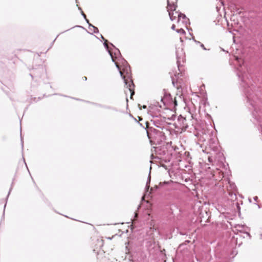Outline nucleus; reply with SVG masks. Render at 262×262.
Returning <instances> with one entry per match:
<instances>
[{
	"mask_svg": "<svg viewBox=\"0 0 262 262\" xmlns=\"http://www.w3.org/2000/svg\"><path fill=\"white\" fill-rule=\"evenodd\" d=\"M120 74L124 79V83L130 93V98H132L133 96L135 94L134 87L135 85L133 83V80L131 78V72L130 67L126 61H124V64L122 71H120Z\"/></svg>",
	"mask_w": 262,
	"mask_h": 262,
	"instance_id": "nucleus-1",
	"label": "nucleus"
},
{
	"mask_svg": "<svg viewBox=\"0 0 262 262\" xmlns=\"http://www.w3.org/2000/svg\"><path fill=\"white\" fill-rule=\"evenodd\" d=\"M177 0L170 1L167 0V11L168 12L170 19L172 21L178 17L177 14H176V12L174 11L176 10Z\"/></svg>",
	"mask_w": 262,
	"mask_h": 262,
	"instance_id": "nucleus-2",
	"label": "nucleus"
},
{
	"mask_svg": "<svg viewBox=\"0 0 262 262\" xmlns=\"http://www.w3.org/2000/svg\"><path fill=\"white\" fill-rule=\"evenodd\" d=\"M176 54H177V63L178 68L179 71H180V73H179L178 74H174L173 76L171 75V78L172 83V84L173 85V86L178 88L179 85H178V82L179 81V79L180 77L182 76V66H181L180 65V58L178 57V51H177Z\"/></svg>",
	"mask_w": 262,
	"mask_h": 262,
	"instance_id": "nucleus-3",
	"label": "nucleus"
},
{
	"mask_svg": "<svg viewBox=\"0 0 262 262\" xmlns=\"http://www.w3.org/2000/svg\"><path fill=\"white\" fill-rule=\"evenodd\" d=\"M151 122L155 126L161 129L165 127L166 123L164 118L161 116L159 117L158 115L153 116V119L151 120Z\"/></svg>",
	"mask_w": 262,
	"mask_h": 262,
	"instance_id": "nucleus-4",
	"label": "nucleus"
},
{
	"mask_svg": "<svg viewBox=\"0 0 262 262\" xmlns=\"http://www.w3.org/2000/svg\"><path fill=\"white\" fill-rule=\"evenodd\" d=\"M177 127L179 129H187L188 127L186 122V119L181 115H180L177 119V122L175 123Z\"/></svg>",
	"mask_w": 262,
	"mask_h": 262,
	"instance_id": "nucleus-5",
	"label": "nucleus"
},
{
	"mask_svg": "<svg viewBox=\"0 0 262 262\" xmlns=\"http://www.w3.org/2000/svg\"><path fill=\"white\" fill-rule=\"evenodd\" d=\"M172 183V181H164L163 182H160L159 185H155L154 187H152L150 188V192H153L155 190L158 189L160 187H164L165 190H169L170 189V185Z\"/></svg>",
	"mask_w": 262,
	"mask_h": 262,
	"instance_id": "nucleus-6",
	"label": "nucleus"
},
{
	"mask_svg": "<svg viewBox=\"0 0 262 262\" xmlns=\"http://www.w3.org/2000/svg\"><path fill=\"white\" fill-rule=\"evenodd\" d=\"M161 101L164 106H166L167 103L172 102L171 95L169 94L165 95L164 97L161 98Z\"/></svg>",
	"mask_w": 262,
	"mask_h": 262,
	"instance_id": "nucleus-7",
	"label": "nucleus"
},
{
	"mask_svg": "<svg viewBox=\"0 0 262 262\" xmlns=\"http://www.w3.org/2000/svg\"><path fill=\"white\" fill-rule=\"evenodd\" d=\"M176 14L178 15V20L179 21L182 19L183 23L187 24L189 21V19L186 16V15L181 12L176 11Z\"/></svg>",
	"mask_w": 262,
	"mask_h": 262,
	"instance_id": "nucleus-8",
	"label": "nucleus"
},
{
	"mask_svg": "<svg viewBox=\"0 0 262 262\" xmlns=\"http://www.w3.org/2000/svg\"><path fill=\"white\" fill-rule=\"evenodd\" d=\"M223 177V173L218 169H216V171H214L212 174V178L216 181L219 180Z\"/></svg>",
	"mask_w": 262,
	"mask_h": 262,
	"instance_id": "nucleus-9",
	"label": "nucleus"
},
{
	"mask_svg": "<svg viewBox=\"0 0 262 262\" xmlns=\"http://www.w3.org/2000/svg\"><path fill=\"white\" fill-rule=\"evenodd\" d=\"M235 228L237 231L246 233L248 236H250V234L246 231L247 227L245 225H237L235 226Z\"/></svg>",
	"mask_w": 262,
	"mask_h": 262,
	"instance_id": "nucleus-10",
	"label": "nucleus"
},
{
	"mask_svg": "<svg viewBox=\"0 0 262 262\" xmlns=\"http://www.w3.org/2000/svg\"><path fill=\"white\" fill-rule=\"evenodd\" d=\"M110 45L112 46V47L114 49V55H113L114 56V60L115 61V58H116L117 57V56L119 55H120V51L117 49L112 43H110Z\"/></svg>",
	"mask_w": 262,
	"mask_h": 262,
	"instance_id": "nucleus-11",
	"label": "nucleus"
},
{
	"mask_svg": "<svg viewBox=\"0 0 262 262\" xmlns=\"http://www.w3.org/2000/svg\"><path fill=\"white\" fill-rule=\"evenodd\" d=\"M107 40H105V42L103 43L104 46L105 48L106 49V50L108 51L110 56L112 57V60H114L113 53L111 51V49H110L109 47H108V45L107 44Z\"/></svg>",
	"mask_w": 262,
	"mask_h": 262,
	"instance_id": "nucleus-12",
	"label": "nucleus"
},
{
	"mask_svg": "<svg viewBox=\"0 0 262 262\" xmlns=\"http://www.w3.org/2000/svg\"><path fill=\"white\" fill-rule=\"evenodd\" d=\"M89 28L90 30L93 31L94 33H97L99 32L98 29L91 24H89Z\"/></svg>",
	"mask_w": 262,
	"mask_h": 262,
	"instance_id": "nucleus-13",
	"label": "nucleus"
},
{
	"mask_svg": "<svg viewBox=\"0 0 262 262\" xmlns=\"http://www.w3.org/2000/svg\"><path fill=\"white\" fill-rule=\"evenodd\" d=\"M150 179H151L150 172H149V173L148 176V178H147L146 186H145V190L147 191L148 190V189L149 188V187H150L149 184H150Z\"/></svg>",
	"mask_w": 262,
	"mask_h": 262,
	"instance_id": "nucleus-14",
	"label": "nucleus"
},
{
	"mask_svg": "<svg viewBox=\"0 0 262 262\" xmlns=\"http://www.w3.org/2000/svg\"><path fill=\"white\" fill-rule=\"evenodd\" d=\"M214 143V145H211L210 144V146L212 149L213 150L217 151V150H218L217 143Z\"/></svg>",
	"mask_w": 262,
	"mask_h": 262,
	"instance_id": "nucleus-15",
	"label": "nucleus"
},
{
	"mask_svg": "<svg viewBox=\"0 0 262 262\" xmlns=\"http://www.w3.org/2000/svg\"><path fill=\"white\" fill-rule=\"evenodd\" d=\"M176 31L178 33L182 34H184L185 33V31L183 29H177V30H176Z\"/></svg>",
	"mask_w": 262,
	"mask_h": 262,
	"instance_id": "nucleus-16",
	"label": "nucleus"
},
{
	"mask_svg": "<svg viewBox=\"0 0 262 262\" xmlns=\"http://www.w3.org/2000/svg\"><path fill=\"white\" fill-rule=\"evenodd\" d=\"M237 239V237L233 236L232 238V242L234 243V241Z\"/></svg>",
	"mask_w": 262,
	"mask_h": 262,
	"instance_id": "nucleus-17",
	"label": "nucleus"
},
{
	"mask_svg": "<svg viewBox=\"0 0 262 262\" xmlns=\"http://www.w3.org/2000/svg\"><path fill=\"white\" fill-rule=\"evenodd\" d=\"M81 14L83 16V17L84 18V19H86V15L85 14L83 13V11H81Z\"/></svg>",
	"mask_w": 262,
	"mask_h": 262,
	"instance_id": "nucleus-18",
	"label": "nucleus"
},
{
	"mask_svg": "<svg viewBox=\"0 0 262 262\" xmlns=\"http://www.w3.org/2000/svg\"><path fill=\"white\" fill-rule=\"evenodd\" d=\"M171 29L175 30H176V26L175 25L173 24L171 26Z\"/></svg>",
	"mask_w": 262,
	"mask_h": 262,
	"instance_id": "nucleus-19",
	"label": "nucleus"
},
{
	"mask_svg": "<svg viewBox=\"0 0 262 262\" xmlns=\"http://www.w3.org/2000/svg\"><path fill=\"white\" fill-rule=\"evenodd\" d=\"M201 47H202L204 50H206V48H205L204 45L203 44H202H202L201 45Z\"/></svg>",
	"mask_w": 262,
	"mask_h": 262,
	"instance_id": "nucleus-20",
	"label": "nucleus"
},
{
	"mask_svg": "<svg viewBox=\"0 0 262 262\" xmlns=\"http://www.w3.org/2000/svg\"><path fill=\"white\" fill-rule=\"evenodd\" d=\"M253 199H254V201H257V200L258 199V197L256 196H254Z\"/></svg>",
	"mask_w": 262,
	"mask_h": 262,
	"instance_id": "nucleus-21",
	"label": "nucleus"
},
{
	"mask_svg": "<svg viewBox=\"0 0 262 262\" xmlns=\"http://www.w3.org/2000/svg\"><path fill=\"white\" fill-rule=\"evenodd\" d=\"M157 104H158V105L159 106V107L162 108V105L161 104H159V102H158Z\"/></svg>",
	"mask_w": 262,
	"mask_h": 262,
	"instance_id": "nucleus-22",
	"label": "nucleus"
},
{
	"mask_svg": "<svg viewBox=\"0 0 262 262\" xmlns=\"http://www.w3.org/2000/svg\"><path fill=\"white\" fill-rule=\"evenodd\" d=\"M174 106L177 105V103L176 100H174Z\"/></svg>",
	"mask_w": 262,
	"mask_h": 262,
	"instance_id": "nucleus-23",
	"label": "nucleus"
},
{
	"mask_svg": "<svg viewBox=\"0 0 262 262\" xmlns=\"http://www.w3.org/2000/svg\"><path fill=\"white\" fill-rule=\"evenodd\" d=\"M85 19V20L86 21V22H87L89 24H89V20H88L86 18V19Z\"/></svg>",
	"mask_w": 262,
	"mask_h": 262,
	"instance_id": "nucleus-24",
	"label": "nucleus"
},
{
	"mask_svg": "<svg viewBox=\"0 0 262 262\" xmlns=\"http://www.w3.org/2000/svg\"><path fill=\"white\" fill-rule=\"evenodd\" d=\"M86 79H87V78H86V77H84V80H86Z\"/></svg>",
	"mask_w": 262,
	"mask_h": 262,
	"instance_id": "nucleus-25",
	"label": "nucleus"
},
{
	"mask_svg": "<svg viewBox=\"0 0 262 262\" xmlns=\"http://www.w3.org/2000/svg\"><path fill=\"white\" fill-rule=\"evenodd\" d=\"M101 36L102 38L103 39L105 40V39H104V37H103V36H102V35H101Z\"/></svg>",
	"mask_w": 262,
	"mask_h": 262,
	"instance_id": "nucleus-26",
	"label": "nucleus"
},
{
	"mask_svg": "<svg viewBox=\"0 0 262 262\" xmlns=\"http://www.w3.org/2000/svg\"><path fill=\"white\" fill-rule=\"evenodd\" d=\"M195 41L196 42L198 43H200V41H196V40H195Z\"/></svg>",
	"mask_w": 262,
	"mask_h": 262,
	"instance_id": "nucleus-27",
	"label": "nucleus"
},
{
	"mask_svg": "<svg viewBox=\"0 0 262 262\" xmlns=\"http://www.w3.org/2000/svg\"><path fill=\"white\" fill-rule=\"evenodd\" d=\"M147 135H148V138H150V137H149V134H148V133L147 132Z\"/></svg>",
	"mask_w": 262,
	"mask_h": 262,
	"instance_id": "nucleus-28",
	"label": "nucleus"
},
{
	"mask_svg": "<svg viewBox=\"0 0 262 262\" xmlns=\"http://www.w3.org/2000/svg\"><path fill=\"white\" fill-rule=\"evenodd\" d=\"M208 160H209L210 162L211 161L210 158H208Z\"/></svg>",
	"mask_w": 262,
	"mask_h": 262,
	"instance_id": "nucleus-29",
	"label": "nucleus"
},
{
	"mask_svg": "<svg viewBox=\"0 0 262 262\" xmlns=\"http://www.w3.org/2000/svg\"><path fill=\"white\" fill-rule=\"evenodd\" d=\"M116 66H117V67L118 69H119V66H118L117 64H116Z\"/></svg>",
	"mask_w": 262,
	"mask_h": 262,
	"instance_id": "nucleus-30",
	"label": "nucleus"
},
{
	"mask_svg": "<svg viewBox=\"0 0 262 262\" xmlns=\"http://www.w3.org/2000/svg\"><path fill=\"white\" fill-rule=\"evenodd\" d=\"M146 106L145 105H144V106H143V108H146Z\"/></svg>",
	"mask_w": 262,
	"mask_h": 262,
	"instance_id": "nucleus-31",
	"label": "nucleus"
},
{
	"mask_svg": "<svg viewBox=\"0 0 262 262\" xmlns=\"http://www.w3.org/2000/svg\"><path fill=\"white\" fill-rule=\"evenodd\" d=\"M78 9L81 10V9L80 7L78 8Z\"/></svg>",
	"mask_w": 262,
	"mask_h": 262,
	"instance_id": "nucleus-32",
	"label": "nucleus"
},
{
	"mask_svg": "<svg viewBox=\"0 0 262 262\" xmlns=\"http://www.w3.org/2000/svg\"><path fill=\"white\" fill-rule=\"evenodd\" d=\"M30 76L33 78V76H32V75L31 74H30Z\"/></svg>",
	"mask_w": 262,
	"mask_h": 262,
	"instance_id": "nucleus-33",
	"label": "nucleus"
},
{
	"mask_svg": "<svg viewBox=\"0 0 262 262\" xmlns=\"http://www.w3.org/2000/svg\"><path fill=\"white\" fill-rule=\"evenodd\" d=\"M241 245V243H239L238 244V246H239Z\"/></svg>",
	"mask_w": 262,
	"mask_h": 262,
	"instance_id": "nucleus-34",
	"label": "nucleus"
}]
</instances>
